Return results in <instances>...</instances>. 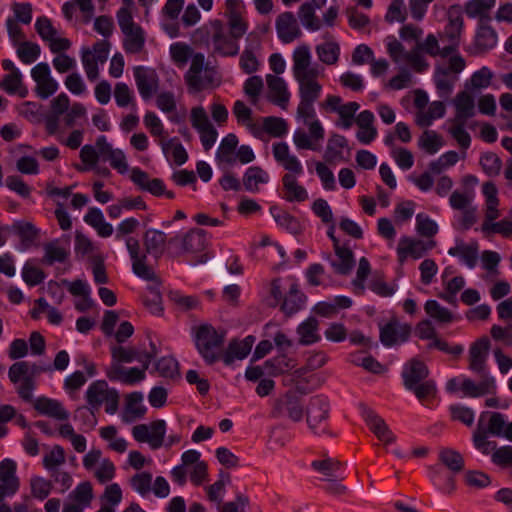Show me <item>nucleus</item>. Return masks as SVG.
<instances>
[{
	"mask_svg": "<svg viewBox=\"0 0 512 512\" xmlns=\"http://www.w3.org/2000/svg\"><path fill=\"white\" fill-rule=\"evenodd\" d=\"M292 74L300 95H321L322 84L318 78L324 68L313 60L311 48L306 43L297 45L292 52Z\"/></svg>",
	"mask_w": 512,
	"mask_h": 512,
	"instance_id": "1",
	"label": "nucleus"
},
{
	"mask_svg": "<svg viewBox=\"0 0 512 512\" xmlns=\"http://www.w3.org/2000/svg\"><path fill=\"white\" fill-rule=\"evenodd\" d=\"M184 80L188 93L192 95L220 84L217 73L208 67L203 53H197L192 58L190 67L184 74Z\"/></svg>",
	"mask_w": 512,
	"mask_h": 512,
	"instance_id": "2",
	"label": "nucleus"
},
{
	"mask_svg": "<svg viewBox=\"0 0 512 512\" xmlns=\"http://www.w3.org/2000/svg\"><path fill=\"white\" fill-rule=\"evenodd\" d=\"M85 398L88 405L87 410H80L81 413H89L94 416L95 411L104 405L105 411L113 415L119 407V393L116 389L109 387L106 381L96 380L92 382L86 392Z\"/></svg>",
	"mask_w": 512,
	"mask_h": 512,
	"instance_id": "3",
	"label": "nucleus"
},
{
	"mask_svg": "<svg viewBox=\"0 0 512 512\" xmlns=\"http://www.w3.org/2000/svg\"><path fill=\"white\" fill-rule=\"evenodd\" d=\"M465 60L460 55H453L447 65H437L434 72V83L441 99L450 97L458 80V74L465 68Z\"/></svg>",
	"mask_w": 512,
	"mask_h": 512,
	"instance_id": "4",
	"label": "nucleus"
},
{
	"mask_svg": "<svg viewBox=\"0 0 512 512\" xmlns=\"http://www.w3.org/2000/svg\"><path fill=\"white\" fill-rule=\"evenodd\" d=\"M446 390L450 393L460 391L465 397L479 398L495 394L497 384L495 377H486L485 379H480L479 382H475L468 377L460 376L448 380Z\"/></svg>",
	"mask_w": 512,
	"mask_h": 512,
	"instance_id": "5",
	"label": "nucleus"
},
{
	"mask_svg": "<svg viewBox=\"0 0 512 512\" xmlns=\"http://www.w3.org/2000/svg\"><path fill=\"white\" fill-rule=\"evenodd\" d=\"M223 341L224 333L217 331L209 324H203L196 330V347L204 360L209 364L217 360L216 350L222 345Z\"/></svg>",
	"mask_w": 512,
	"mask_h": 512,
	"instance_id": "6",
	"label": "nucleus"
},
{
	"mask_svg": "<svg viewBox=\"0 0 512 512\" xmlns=\"http://www.w3.org/2000/svg\"><path fill=\"white\" fill-rule=\"evenodd\" d=\"M321 95H300V102L297 107L296 119L307 127L314 136L325 137V130L317 118L314 103Z\"/></svg>",
	"mask_w": 512,
	"mask_h": 512,
	"instance_id": "7",
	"label": "nucleus"
},
{
	"mask_svg": "<svg viewBox=\"0 0 512 512\" xmlns=\"http://www.w3.org/2000/svg\"><path fill=\"white\" fill-rule=\"evenodd\" d=\"M206 27H209L213 31L211 41L215 53L222 56H235L238 54L240 49L238 39L225 31L221 20H210L206 24Z\"/></svg>",
	"mask_w": 512,
	"mask_h": 512,
	"instance_id": "8",
	"label": "nucleus"
},
{
	"mask_svg": "<svg viewBox=\"0 0 512 512\" xmlns=\"http://www.w3.org/2000/svg\"><path fill=\"white\" fill-rule=\"evenodd\" d=\"M125 244L131 258L133 273L145 281L158 283V276L147 264V255L141 252L139 241L134 237H128Z\"/></svg>",
	"mask_w": 512,
	"mask_h": 512,
	"instance_id": "9",
	"label": "nucleus"
},
{
	"mask_svg": "<svg viewBox=\"0 0 512 512\" xmlns=\"http://www.w3.org/2000/svg\"><path fill=\"white\" fill-rule=\"evenodd\" d=\"M166 422L156 420L150 424H139L132 428V436L139 443H147L151 449L156 450L164 443Z\"/></svg>",
	"mask_w": 512,
	"mask_h": 512,
	"instance_id": "10",
	"label": "nucleus"
},
{
	"mask_svg": "<svg viewBox=\"0 0 512 512\" xmlns=\"http://www.w3.org/2000/svg\"><path fill=\"white\" fill-rule=\"evenodd\" d=\"M490 350V341L482 337L473 342L468 351V369L480 376L481 379L493 377L487 367V360Z\"/></svg>",
	"mask_w": 512,
	"mask_h": 512,
	"instance_id": "11",
	"label": "nucleus"
},
{
	"mask_svg": "<svg viewBox=\"0 0 512 512\" xmlns=\"http://www.w3.org/2000/svg\"><path fill=\"white\" fill-rule=\"evenodd\" d=\"M110 51L109 42L103 40L94 44L93 48L83 52L82 63L87 78L95 81L99 76V67L107 61Z\"/></svg>",
	"mask_w": 512,
	"mask_h": 512,
	"instance_id": "12",
	"label": "nucleus"
},
{
	"mask_svg": "<svg viewBox=\"0 0 512 512\" xmlns=\"http://www.w3.org/2000/svg\"><path fill=\"white\" fill-rule=\"evenodd\" d=\"M272 154L276 163L287 171L285 175L302 176L304 166L300 159L291 151L286 142L272 144Z\"/></svg>",
	"mask_w": 512,
	"mask_h": 512,
	"instance_id": "13",
	"label": "nucleus"
},
{
	"mask_svg": "<svg viewBox=\"0 0 512 512\" xmlns=\"http://www.w3.org/2000/svg\"><path fill=\"white\" fill-rule=\"evenodd\" d=\"M275 29L278 39L283 44H289L302 36V30L295 15L290 11L280 13L275 19Z\"/></svg>",
	"mask_w": 512,
	"mask_h": 512,
	"instance_id": "14",
	"label": "nucleus"
},
{
	"mask_svg": "<svg viewBox=\"0 0 512 512\" xmlns=\"http://www.w3.org/2000/svg\"><path fill=\"white\" fill-rule=\"evenodd\" d=\"M260 49L261 44L258 37L250 33L246 37V45L239 58V67L246 74H253L260 67Z\"/></svg>",
	"mask_w": 512,
	"mask_h": 512,
	"instance_id": "15",
	"label": "nucleus"
},
{
	"mask_svg": "<svg viewBox=\"0 0 512 512\" xmlns=\"http://www.w3.org/2000/svg\"><path fill=\"white\" fill-rule=\"evenodd\" d=\"M134 79L138 92L147 101L158 91L159 77L152 68L138 66L134 69Z\"/></svg>",
	"mask_w": 512,
	"mask_h": 512,
	"instance_id": "16",
	"label": "nucleus"
},
{
	"mask_svg": "<svg viewBox=\"0 0 512 512\" xmlns=\"http://www.w3.org/2000/svg\"><path fill=\"white\" fill-rule=\"evenodd\" d=\"M265 80L267 99L281 109H287L291 97L287 82L282 77L274 74H267Z\"/></svg>",
	"mask_w": 512,
	"mask_h": 512,
	"instance_id": "17",
	"label": "nucleus"
},
{
	"mask_svg": "<svg viewBox=\"0 0 512 512\" xmlns=\"http://www.w3.org/2000/svg\"><path fill=\"white\" fill-rule=\"evenodd\" d=\"M448 254L456 257L460 264L473 269L479 260V245L476 241L465 242L456 238L454 245L448 249Z\"/></svg>",
	"mask_w": 512,
	"mask_h": 512,
	"instance_id": "18",
	"label": "nucleus"
},
{
	"mask_svg": "<svg viewBox=\"0 0 512 512\" xmlns=\"http://www.w3.org/2000/svg\"><path fill=\"white\" fill-rule=\"evenodd\" d=\"M432 248L423 240L410 236H401L396 248L398 261L403 264L408 258L420 259Z\"/></svg>",
	"mask_w": 512,
	"mask_h": 512,
	"instance_id": "19",
	"label": "nucleus"
},
{
	"mask_svg": "<svg viewBox=\"0 0 512 512\" xmlns=\"http://www.w3.org/2000/svg\"><path fill=\"white\" fill-rule=\"evenodd\" d=\"M410 333V325L393 320L380 329V340L384 346L391 347L406 342Z\"/></svg>",
	"mask_w": 512,
	"mask_h": 512,
	"instance_id": "20",
	"label": "nucleus"
},
{
	"mask_svg": "<svg viewBox=\"0 0 512 512\" xmlns=\"http://www.w3.org/2000/svg\"><path fill=\"white\" fill-rule=\"evenodd\" d=\"M329 412V404L326 398L322 396L313 397L307 407V423L310 430L319 434L324 432V429L318 430L320 425L326 421Z\"/></svg>",
	"mask_w": 512,
	"mask_h": 512,
	"instance_id": "21",
	"label": "nucleus"
},
{
	"mask_svg": "<svg viewBox=\"0 0 512 512\" xmlns=\"http://www.w3.org/2000/svg\"><path fill=\"white\" fill-rule=\"evenodd\" d=\"M93 499V489L89 481L80 482L68 496L66 512H84Z\"/></svg>",
	"mask_w": 512,
	"mask_h": 512,
	"instance_id": "22",
	"label": "nucleus"
},
{
	"mask_svg": "<svg viewBox=\"0 0 512 512\" xmlns=\"http://www.w3.org/2000/svg\"><path fill=\"white\" fill-rule=\"evenodd\" d=\"M326 3L327 0H309L299 7L298 17L306 30L315 32L321 29L322 24L316 11L324 7Z\"/></svg>",
	"mask_w": 512,
	"mask_h": 512,
	"instance_id": "23",
	"label": "nucleus"
},
{
	"mask_svg": "<svg viewBox=\"0 0 512 512\" xmlns=\"http://www.w3.org/2000/svg\"><path fill=\"white\" fill-rule=\"evenodd\" d=\"M150 356H146V360L143 361L144 365L142 369L137 367L124 368L120 365H115L113 369L108 373V377L112 381H119L124 384H135L145 379V370L148 368Z\"/></svg>",
	"mask_w": 512,
	"mask_h": 512,
	"instance_id": "24",
	"label": "nucleus"
},
{
	"mask_svg": "<svg viewBox=\"0 0 512 512\" xmlns=\"http://www.w3.org/2000/svg\"><path fill=\"white\" fill-rule=\"evenodd\" d=\"M323 38L325 41L315 46L317 58L322 64L335 65L340 57L339 43L330 34H325Z\"/></svg>",
	"mask_w": 512,
	"mask_h": 512,
	"instance_id": "25",
	"label": "nucleus"
},
{
	"mask_svg": "<svg viewBox=\"0 0 512 512\" xmlns=\"http://www.w3.org/2000/svg\"><path fill=\"white\" fill-rule=\"evenodd\" d=\"M64 115V92H61L51 102L50 109L43 111V122L49 135H54L58 131L61 117Z\"/></svg>",
	"mask_w": 512,
	"mask_h": 512,
	"instance_id": "26",
	"label": "nucleus"
},
{
	"mask_svg": "<svg viewBox=\"0 0 512 512\" xmlns=\"http://www.w3.org/2000/svg\"><path fill=\"white\" fill-rule=\"evenodd\" d=\"M452 103L455 108L456 121L465 122L475 116V99L467 89L457 93Z\"/></svg>",
	"mask_w": 512,
	"mask_h": 512,
	"instance_id": "27",
	"label": "nucleus"
},
{
	"mask_svg": "<svg viewBox=\"0 0 512 512\" xmlns=\"http://www.w3.org/2000/svg\"><path fill=\"white\" fill-rule=\"evenodd\" d=\"M335 258L330 255L325 257L332 266L333 270L340 275H347L351 272L355 265L353 252L344 246H337L334 248Z\"/></svg>",
	"mask_w": 512,
	"mask_h": 512,
	"instance_id": "28",
	"label": "nucleus"
},
{
	"mask_svg": "<svg viewBox=\"0 0 512 512\" xmlns=\"http://www.w3.org/2000/svg\"><path fill=\"white\" fill-rule=\"evenodd\" d=\"M287 287L288 290L282 300L281 309L286 315H293L302 309L305 297L293 279H287Z\"/></svg>",
	"mask_w": 512,
	"mask_h": 512,
	"instance_id": "29",
	"label": "nucleus"
},
{
	"mask_svg": "<svg viewBox=\"0 0 512 512\" xmlns=\"http://www.w3.org/2000/svg\"><path fill=\"white\" fill-rule=\"evenodd\" d=\"M428 374V368L423 362L418 359H412L404 365L402 371L405 388H414L415 384L425 380Z\"/></svg>",
	"mask_w": 512,
	"mask_h": 512,
	"instance_id": "30",
	"label": "nucleus"
},
{
	"mask_svg": "<svg viewBox=\"0 0 512 512\" xmlns=\"http://www.w3.org/2000/svg\"><path fill=\"white\" fill-rule=\"evenodd\" d=\"M12 231L20 238L21 249L26 250L30 247L36 245L40 230L33 225L31 222L27 221H15L12 224Z\"/></svg>",
	"mask_w": 512,
	"mask_h": 512,
	"instance_id": "31",
	"label": "nucleus"
},
{
	"mask_svg": "<svg viewBox=\"0 0 512 512\" xmlns=\"http://www.w3.org/2000/svg\"><path fill=\"white\" fill-rule=\"evenodd\" d=\"M143 242L146 253L159 258L165 251L167 236L161 230L149 228L144 233Z\"/></svg>",
	"mask_w": 512,
	"mask_h": 512,
	"instance_id": "32",
	"label": "nucleus"
},
{
	"mask_svg": "<svg viewBox=\"0 0 512 512\" xmlns=\"http://www.w3.org/2000/svg\"><path fill=\"white\" fill-rule=\"evenodd\" d=\"M363 417L373 431V433L377 436V438L383 441L386 444L392 443L394 441V435L389 430L385 421L378 416L375 412L368 408L363 409Z\"/></svg>",
	"mask_w": 512,
	"mask_h": 512,
	"instance_id": "33",
	"label": "nucleus"
},
{
	"mask_svg": "<svg viewBox=\"0 0 512 512\" xmlns=\"http://www.w3.org/2000/svg\"><path fill=\"white\" fill-rule=\"evenodd\" d=\"M254 341L253 336H247L240 341H232L223 355V362L226 365H231L235 360L246 358L253 347Z\"/></svg>",
	"mask_w": 512,
	"mask_h": 512,
	"instance_id": "34",
	"label": "nucleus"
},
{
	"mask_svg": "<svg viewBox=\"0 0 512 512\" xmlns=\"http://www.w3.org/2000/svg\"><path fill=\"white\" fill-rule=\"evenodd\" d=\"M146 412V407L143 404V394L140 392H133L127 395L126 404L122 414V420L126 423H132L142 418Z\"/></svg>",
	"mask_w": 512,
	"mask_h": 512,
	"instance_id": "35",
	"label": "nucleus"
},
{
	"mask_svg": "<svg viewBox=\"0 0 512 512\" xmlns=\"http://www.w3.org/2000/svg\"><path fill=\"white\" fill-rule=\"evenodd\" d=\"M446 112L445 105L442 101H433L425 108L415 112V123L420 127H429L432 123L444 117Z\"/></svg>",
	"mask_w": 512,
	"mask_h": 512,
	"instance_id": "36",
	"label": "nucleus"
},
{
	"mask_svg": "<svg viewBox=\"0 0 512 512\" xmlns=\"http://www.w3.org/2000/svg\"><path fill=\"white\" fill-rule=\"evenodd\" d=\"M484 429L492 436L505 438L512 442V422H509L499 412H493L489 415L487 427Z\"/></svg>",
	"mask_w": 512,
	"mask_h": 512,
	"instance_id": "37",
	"label": "nucleus"
},
{
	"mask_svg": "<svg viewBox=\"0 0 512 512\" xmlns=\"http://www.w3.org/2000/svg\"><path fill=\"white\" fill-rule=\"evenodd\" d=\"M123 34V48L128 54H140L145 47L146 34L141 26L134 27L129 30H124Z\"/></svg>",
	"mask_w": 512,
	"mask_h": 512,
	"instance_id": "38",
	"label": "nucleus"
},
{
	"mask_svg": "<svg viewBox=\"0 0 512 512\" xmlns=\"http://www.w3.org/2000/svg\"><path fill=\"white\" fill-rule=\"evenodd\" d=\"M84 221L91 226L98 236L107 238L113 234V226L105 220L103 212L96 207L89 208Z\"/></svg>",
	"mask_w": 512,
	"mask_h": 512,
	"instance_id": "39",
	"label": "nucleus"
},
{
	"mask_svg": "<svg viewBox=\"0 0 512 512\" xmlns=\"http://www.w3.org/2000/svg\"><path fill=\"white\" fill-rule=\"evenodd\" d=\"M174 240H180L183 251L190 253L202 251L206 246L205 232L200 229H194L181 236H175L171 241Z\"/></svg>",
	"mask_w": 512,
	"mask_h": 512,
	"instance_id": "40",
	"label": "nucleus"
},
{
	"mask_svg": "<svg viewBox=\"0 0 512 512\" xmlns=\"http://www.w3.org/2000/svg\"><path fill=\"white\" fill-rule=\"evenodd\" d=\"M299 343L301 345H312L321 339L319 333V322L314 317H309L297 327Z\"/></svg>",
	"mask_w": 512,
	"mask_h": 512,
	"instance_id": "41",
	"label": "nucleus"
},
{
	"mask_svg": "<svg viewBox=\"0 0 512 512\" xmlns=\"http://www.w3.org/2000/svg\"><path fill=\"white\" fill-rule=\"evenodd\" d=\"M97 245L82 231H76L73 242V251L76 259L92 258L97 252Z\"/></svg>",
	"mask_w": 512,
	"mask_h": 512,
	"instance_id": "42",
	"label": "nucleus"
},
{
	"mask_svg": "<svg viewBox=\"0 0 512 512\" xmlns=\"http://www.w3.org/2000/svg\"><path fill=\"white\" fill-rule=\"evenodd\" d=\"M33 407L39 414L52 417L57 421L64 420V408L57 400L41 396L34 400Z\"/></svg>",
	"mask_w": 512,
	"mask_h": 512,
	"instance_id": "43",
	"label": "nucleus"
},
{
	"mask_svg": "<svg viewBox=\"0 0 512 512\" xmlns=\"http://www.w3.org/2000/svg\"><path fill=\"white\" fill-rule=\"evenodd\" d=\"M238 139L235 134H228L225 136L216 153V159L220 164L232 165L236 163V147Z\"/></svg>",
	"mask_w": 512,
	"mask_h": 512,
	"instance_id": "44",
	"label": "nucleus"
},
{
	"mask_svg": "<svg viewBox=\"0 0 512 512\" xmlns=\"http://www.w3.org/2000/svg\"><path fill=\"white\" fill-rule=\"evenodd\" d=\"M159 144L163 153L172 158L175 164L180 166L187 161L188 154L178 138L161 139Z\"/></svg>",
	"mask_w": 512,
	"mask_h": 512,
	"instance_id": "45",
	"label": "nucleus"
},
{
	"mask_svg": "<svg viewBox=\"0 0 512 512\" xmlns=\"http://www.w3.org/2000/svg\"><path fill=\"white\" fill-rule=\"evenodd\" d=\"M299 176L284 175L282 177L283 187L286 195L285 199L289 202H303L308 199V192L297 181Z\"/></svg>",
	"mask_w": 512,
	"mask_h": 512,
	"instance_id": "46",
	"label": "nucleus"
},
{
	"mask_svg": "<svg viewBox=\"0 0 512 512\" xmlns=\"http://www.w3.org/2000/svg\"><path fill=\"white\" fill-rule=\"evenodd\" d=\"M326 363V356L322 352H315L307 358L306 367L300 368L294 371L292 374V381L295 382L296 389L300 393H306L307 391L301 385V378L307 370H315L322 367Z\"/></svg>",
	"mask_w": 512,
	"mask_h": 512,
	"instance_id": "47",
	"label": "nucleus"
},
{
	"mask_svg": "<svg viewBox=\"0 0 512 512\" xmlns=\"http://www.w3.org/2000/svg\"><path fill=\"white\" fill-rule=\"evenodd\" d=\"M268 181L269 174L259 166L249 167L243 176L245 189L252 193L259 191V186L268 183Z\"/></svg>",
	"mask_w": 512,
	"mask_h": 512,
	"instance_id": "48",
	"label": "nucleus"
},
{
	"mask_svg": "<svg viewBox=\"0 0 512 512\" xmlns=\"http://www.w3.org/2000/svg\"><path fill=\"white\" fill-rule=\"evenodd\" d=\"M482 192L485 197L486 204L485 217L488 221H494L499 217V200L497 197L498 190L492 182H486L482 186Z\"/></svg>",
	"mask_w": 512,
	"mask_h": 512,
	"instance_id": "49",
	"label": "nucleus"
},
{
	"mask_svg": "<svg viewBox=\"0 0 512 512\" xmlns=\"http://www.w3.org/2000/svg\"><path fill=\"white\" fill-rule=\"evenodd\" d=\"M487 21H480L475 35V44L480 50L492 49L497 44V34L486 24Z\"/></svg>",
	"mask_w": 512,
	"mask_h": 512,
	"instance_id": "50",
	"label": "nucleus"
},
{
	"mask_svg": "<svg viewBox=\"0 0 512 512\" xmlns=\"http://www.w3.org/2000/svg\"><path fill=\"white\" fill-rule=\"evenodd\" d=\"M311 466L315 471L321 473L325 480L333 481L334 478H339L338 472L342 464L335 458L325 457L322 460H314Z\"/></svg>",
	"mask_w": 512,
	"mask_h": 512,
	"instance_id": "51",
	"label": "nucleus"
},
{
	"mask_svg": "<svg viewBox=\"0 0 512 512\" xmlns=\"http://www.w3.org/2000/svg\"><path fill=\"white\" fill-rule=\"evenodd\" d=\"M17 464L10 458H5L0 463V481L8 484L12 493H16L19 489V479L16 476Z\"/></svg>",
	"mask_w": 512,
	"mask_h": 512,
	"instance_id": "52",
	"label": "nucleus"
},
{
	"mask_svg": "<svg viewBox=\"0 0 512 512\" xmlns=\"http://www.w3.org/2000/svg\"><path fill=\"white\" fill-rule=\"evenodd\" d=\"M270 213L275 220V222L283 229L287 230L292 234H297L301 230L300 222L287 213L286 211L280 209L279 207L272 206L270 208Z\"/></svg>",
	"mask_w": 512,
	"mask_h": 512,
	"instance_id": "53",
	"label": "nucleus"
},
{
	"mask_svg": "<svg viewBox=\"0 0 512 512\" xmlns=\"http://www.w3.org/2000/svg\"><path fill=\"white\" fill-rule=\"evenodd\" d=\"M323 139L324 137L314 136L311 132L308 131L307 133L301 128H297L292 137L293 144L297 150H316Z\"/></svg>",
	"mask_w": 512,
	"mask_h": 512,
	"instance_id": "54",
	"label": "nucleus"
},
{
	"mask_svg": "<svg viewBox=\"0 0 512 512\" xmlns=\"http://www.w3.org/2000/svg\"><path fill=\"white\" fill-rule=\"evenodd\" d=\"M485 415L482 414L479 420L478 428L473 433V443L475 448L481 452L482 454L488 455L492 454V452L497 447L496 442L490 441L488 439V435H490L485 429L482 427V422L484 421Z\"/></svg>",
	"mask_w": 512,
	"mask_h": 512,
	"instance_id": "55",
	"label": "nucleus"
},
{
	"mask_svg": "<svg viewBox=\"0 0 512 512\" xmlns=\"http://www.w3.org/2000/svg\"><path fill=\"white\" fill-rule=\"evenodd\" d=\"M100 436L108 443V447L117 452L124 453L127 450V441L118 436L117 428L113 425L102 427L99 430Z\"/></svg>",
	"mask_w": 512,
	"mask_h": 512,
	"instance_id": "56",
	"label": "nucleus"
},
{
	"mask_svg": "<svg viewBox=\"0 0 512 512\" xmlns=\"http://www.w3.org/2000/svg\"><path fill=\"white\" fill-rule=\"evenodd\" d=\"M170 56L175 65L179 68L186 66L188 61H192L195 56L191 46L183 42H176L170 45L169 48Z\"/></svg>",
	"mask_w": 512,
	"mask_h": 512,
	"instance_id": "57",
	"label": "nucleus"
},
{
	"mask_svg": "<svg viewBox=\"0 0 512 512\" xmlns=\"http://www.w3.org/2000/svg\"><path fill=\"white\" fill-rule=\"evenodd\" d=\"M74 8L79 10L80 21L87 24L95 14V7L92 0H72L66 3V18H70Z\"/></svg>",
	"mask_w": 512,
	"mask_h": 512,
	"instance_id": "58",
	"label": "nucleus"
},
{
	"mask_svg": "<svg viewBox=\"0 0 512 512\" xmlns=\"http://www.w3.org/2000/svg\"><path fill=\"white\" fill-rule=\"evenodd\" d=\"M494 77V73L487 66H483L479 70L475 71L468 82L466 83L467 90L479 91L488 88L491 85V81Z\"/></svg>",
	"mask_w": 512,
	"mask_h": 512,
	"instance_id": "59",
	"label": "nucleus"
},
{
	"mask_svg": "<svg viewBox=\"0 0 512 512\" xmlns=\"http://www.w3.org/2000/svg\"><path fill=\"white\" fill-rule=\"evenodd\" d=\"M418 145L426 153L433 155L444 146V140L436 131L425 130L419 137Z\"/></svg>",
	"mask_w": 512,
	"mask_h": 512,
	"instance_id": "60",
	"label": "nucleus"
},
{
	"mask_svg": "<svg viewBox=\"0 0 512 512\" xmlns=\"http://www.w3.org/2000/svg\"><path fill=\"white\" fill-rule=\"evenodd\" d=\"M495 5V0H470L465 6V13L470 18L489 20L488 12Z\"/></svg>",
	"mask_w": 512,
	"mask_h": 512,
	"instance_id": "61",
	"label": "nucleus"
},
{
	"mask_svg": "<svg viewBox=\"0 0 512 512\" xmlns=\"http://www.w3.org/2000/svg\"><path fill=\"white\" fill-rule=\"evenodd\" d=\"M131 489L141 497H147L152 490V474L146 471L137 472L128 481Z\"/></svg>",
	"mask_w": 512,
	"mask_h": 512,
	"instance_id": "62",
	"label": "nucleus"
},
{
	"mask_svg": "<svg viewBox=\"0 0 512 512\" xmlns=\"http://www.w3.org/2000/svg\"><path fill=\"white\" fill-rule=\"evenodd\" d=\"M38 371L35 364L30 365L26 361H19L10 366L8 376L12 383H18L27 377H34Z\"/></svg>",
	"mask_w": 512,
	"mask_h": 512,
	"instance_id": "63",
	"label": "nucleus"
},
{
	"mask_svg": "<svg viewBox=\"0 0 512 512\" xmlns=\"http://www.w3.org/2000/svg\"><path fill=\"white\" fill-rule=\"evenodd\" d=\"M16 48L18 58L27 65L34 63L41 53L40 46L30 41H22Z\"/></svg>",
	"mask_w": 512,
	"mask_h": 512,
	"instance_id": "64",
	"label": "nucleus"
}]
</instances>
